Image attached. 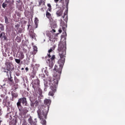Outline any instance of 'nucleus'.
Returning <instances> with one entry per match:
<instances>
[{
  "instance_id": "nucleus-59",
  "label": "nucleus",
  "mask_w": 125,
  "mask_h": 125,
  "mask_svg": "<svg viewBox=\"0 0 125 125\" xmlns=\"http://www.w3.org/2000/svg\"><path fill=\"white\" fill-rule=\"evenodd\" d=\"M17 26H18V25H15V27H16Z\"/></svg>"
},
{
  "instance_id": "nucleus-29",
  "label": "nucleus",
  "mask_w": 125,
  "mask_h": 125,
  "mask_svg": "<svg viewBox=\"0 0 125 125\" xmlns=\"http://www.w3.org/2000/svg\"><path fill=\"white\" fill-rule=\"evenodd\" d=\"M18 33H19L20 34H21V33H22V31H23V29H22V28H19L17 29Z\"/></svg>"
},
{
  "instance_id": "nucleus-23",
  "label": "nucleus",
  "mask_w": 125,
  "mask_h": 125,
  "mask_svg": "<svg viewBox=\"0 0 125 125\" xmlns=\"http://www.w3.org/2000/svg\"><path fill=\"white\" fill-rule=\"evenodd\" d=\"M11 95L13 98H16L18 96V94L17 93L12 92Z\"/></svg>"
},
{
  "instance_id": "nucleus-51",
  "label": "nucleus",
  "mask_w": 125,
  "mask_h": 125,
  "mask_svg": "<svg viewBox=\"0 0 125 125\" xmlns=\"http://www.w3.org/2000/svg\"><path fill=\"white\" fill-rule=\"evenodd\" d=\"M64 26H65V27H67V25L66 24H65V23H64Z\"/></svg>"
},
{
  "instance_id": "nucleus-1",
  "label": "nucleus",
  "mask_w": 125,
  "mask_h": 125,
  "mask_svg": "<svg viewBox=\"0 0 125 125\" xmlns=\"http://www.w3.org/2000/svg\"><path fill=\"white\" fill-rule=\"evenodd\" d=\"M66 44H59L58 50L59 51V55L60 59L59 60L58 62V66L55 65L54 68V73L53 77L55 78L52 80L51 77H48V81L49 83V85L51 90L48 93L49 96H53L54 93L56 92V88L57 87V84H58V81L60 80V75L62 72V69L64 66V63H65V58L66 57Z\"/></svg>"
},
{
  "instance_id": "nucleus-25",
  "label": "nucleus",
  "mask_w": 125,
  "mask_h": 125,
  "mask_svg": "<svg viewBox=\"0 0 125 125\" xmlns=\"http://www.w3.org/2000/svg\"><path fill=\"white\" fill-rule=\"evenodd\" d=\"M44 73L46 74V76H47V81H48V78H49V77H50V78H51V79H52V78L51 77H50V76H49V73H48V71H47V70H45L44 71Z\"/></svg>"
},
{
  "instance_id": "nucleus-19",
  "label": "nucleus",
  "mask_w": 125,
  "mask_h": 125,
  "mask_svg": "<svg viewBox=\"0 0 125 125\" xmlns=\"http://www.w3.org/2000/svg\"><path fill=\"white\" fill-rule=\"evenodd\" d=\"M45 5V0H40L39 1V5L38 6H41V5Z\"/></svg>"
},
{
  "instance_id": "nucleus-39",
  "label": "nucleus",
  "mask_w": 125,
  "mask_h": 125,
  "mask_svg": "<svg viewBox=\"0 0 125 125\" xmlns=\"http://www.w3.org/2000/svg\"><path fill=\"white\" fill-rule=\"evenodd\" d=\"M3 55L4 57H6L7 56L6 53H3Z\"/></svg>"
},
{
  "instance_id": "nucleus-12",
  "label": "nucleus",
  "mask_w": 125,
  "mask_h": 125,
  "mask_svg": "<svg viewBox=\"0 0 125 125\" xmlns=\"http://www.w3.org/2000/svg\"><path fill=\"white\" fill-rule=\"evenodd\" d=\"M34 90L38 93V94H42V90L41 89V88H40V86L36 87V88H34Z\"/></svg>"
},
{
  "instance_id": "nucleus-17",
  "label": "nucleus",
  "mask_w": 125,
  "mask_h": 125,
  "mask_svg": "<svg viewBox=\"0 0 125 125\" xmlns=\"http://www.w3.org/2000/svg\"><path fill=\"white\" fill-rule=\"evenodd\" d=\"M33 48V51L32 54H33V55H36V54H37V52H38V47L36 46H34Z\"/></svg>"
},
{
  "instance_id": "nucleus-11",
  "label": "nucleus",
  "mask_w": 125,
  "mask_h": 125,
  "mask_svg": "<svg viewBox=\"0 0 125 125\" xmlns=\"http://www.w3.org/2000/svg\"><path fill=\"white\" fill-rule=\"evenodd\" d=\"M62 14H63V10L61 8L56 12V15L58 17H60V16H62Z\"/></svg>"
},
{
  "instance_id": "nucleus-44",
  "label": "nucleus",
  "mask_w": 125,
  "mask_h": 125,
  "mask_svg": "<svg viewBox=\"0 0 125 125\" xmlns=\"http://www.w3.org/2000/svg\"><path fill=\"white\" fill-rule=\"evenodd\" d=\"M41 77L42 78H45V75H44V74H41Z\"/></svg>"
},
{
  "instance_id": "nucleus-22",
  "label": "nucleus",
  "mask_w": 125,
  "mask_h": 125,
  "mask_svg": "<svg viewBox=\"0 0 125 125\" xmlns=\"http://www.w3.org/2000/svg\"><path fill=\"white\" fill-rule=\"evenodd\" d=\"M4 31V25L2 23H0V32Z\"/></svg>"
},
{
  "instance_id": "nucleus-54",
  "label": "nucleus",
  "mask_w": 125,
  "mask_h": 125,
  "mask_svg": "<svg viewBox=\"0 0 125 125\" xmlns=\"http://www.w3.org/2000/svg\"><path fill=\"white\" fill-rule=\"evenodd\" d=\"M21 70H24V68H23V67L21 68Z\"/></svg>"
},
{
  "instance_id": "nucleus-37",
  "label": "nucleus",
  "mask_w": 125,
  "mask_h": 125,
  "mask_svg": "<svg viewBox=\"0 0 125 125\" xmlns=\"http://www.w3.org/2000/svg\"><path fill=\"white\" fill-rule=\"evenodd\" d=\"M44 86H45V88L46 89L47 87H48V85L47 84V83H44Z\"/></svg>"
},
{
  "instance_id": "nucleus-35",
  "label": "nucleus",
  "mask_w": 125,
  "mask_h": 125,
  "mask_svg": "<svg viewBox=\"0 0 125 125\" xmlns=\"http://www.w3.org/2000/svg\"><path fill=\"white\" fill-rule=\"evenodd\" d=\"M35 106L39 105V102L38 101H36L35 102Z\"/></svg>"
},
{
  "instance_id": "nucleus-48",
  "label": "nucleus",
  "mask_w": 125,
  "mask_h": 125,
  "mask_svg": "<svg viewBox=\"0 0 125 125\" xmlns=\"http://www.w3.org/2000/svg\"><path fill=\"white\" fill-rule=\"evenodd\" d=\"M25 70H26V71H29V68H28V67H26V68H25Z\"/></svg>"
},
{
  "instance_id": "nucleus-43",
  "label": "nucleus",
  "mask_w": 125,
  "mask_h": 125,
  "mask_svg": "<svg viewBox=\"0 0 125 125\" xmlns=\"http://www.w3.org/2000/svg\"><path fill=\"white\" fill-rule=\"evenodd\" d=\"M44 8H42L41 10L42 11V12H44V10L43 9Z\"/></svg>"
},
{
  "instance_id": "nucleus-52",
  "label": "nucleus",
  "mask_w": 125,
  "mask_h": 125,
  "mask_svg": "<svg viewBox=\"0 0 125 125\" xmlns=\"http://www.w3.org/2000/svg\"><path fill=\"white\" fill-rule=\"evenodd\" d=\"M17 39H20V37H17Z\"/></svg>"
},
{
  "instance_id": "nucleus-50",
  "label": "nucleus",
  "mask_w": 125,
  "mask_h": 125,
  "mask_svg": "<svg viewBox=\"0 0 125 125\" xmlns=\"http://www.w3.org/2000/svg\"><path fill=\"white\" fill-rule=\"evenodd\" d=\"M2 120H0V125H1V123H2Z\"/></svg>"
},
{
  "instance_id": "nucleus-41",
  "label": "nucleus",
  "mask_w": 125,
  "mask_h": 125,
  "mask_svg": "<svg viewBox=\"0 0 125 125\" xmlns=\"http://www.w3.org/2000/svg\"><path fill=\"white\" fill-rule=\"evenodd\" d=\"M9 60H11V61H12V60H13V57H9Z\"/></svg>"
},
{
  "instance_id": "nucleus-20",
  "label": "nucleus",
  "mask_w": 125,
  "mask_h": 125,
  "mask_svg": "<svg viewBox=\"0 0 125 125\" xmlns=\"http://www.w3.org/2000/svg\"><path fill=\"white\" fill-rule=\"evenodd\" d=\"M19 58L21 60H23V58H25V56L24 55V53L23 52H21L20 54H19Z\"/></svg>"
},
{
  "instance_id": "nucleus-33",
  "label": "nucleus",
  "mask_w": 125,
  "mask_h": 125,
  "mask_svg": "<svg viewBox=\"0 0 125 125\" xmlns=\"http://www.w3.org/2000/svg\"><path fill=\"white\" fill-rule=\"evenodd\" d=\"M0 97H1V98H4V99L6 97H5V95L4 94H1L0 95Z\"/></svg>"
},
{
  "instance_id": "nucleus-46",
  "label": "nucleus",
  "mask_w": 125,
  "mask_h": 125,
  "mask_svg": "<svg viewBox=\"0 0 125 125\" xmlns=\"http://www.w3.org/2000/svg\"><path fill=\"white\" fill-rule=\"evenodd\" d=\"M59 33H62V30L59 29Z\"/></svg>"
},
{
  "instance_id": "nucleus-15",
  "label": "nucleus",
  "mask_w": 125,
  "mask_h": 125,
  "mask_svg": "<svg viewBox=\"0 0 125 125\" xmlns=\"http://www.w3.org/2000/svg\"><path fill=\"white\" fill-rule=\"evenodd\" d=\"M68 12H65L64 13V15L62 17V18H63V20L64 21H65V22H67V21H68Z\"/></svg>"
},
{
  "instance_id": "nucleus-3",
  "label": "nucleus",
  "mask_w": 125,
  "mask_h": 125,
  "mask_svg": "<svg viewBox=\"0 0 125 125\" xmlns=\"http://www.w3.org/2000/svg\"><path fill=\"white\" fill-rule=\"evenodd\" d=\"M55 49V46H53L48 50L47 54L48 59L47 60V63L48 64L50 69H52L55 62V55L51 54L53 52V50Z\"/></svg>"
},
{
  "instance_id": "nucleus-36",
  "label": "nucleus",
  "mask_w": 125,
  "mask_h": 125,
  "mask_svg": "<svg viewBox=\"0 0 125 125\" xmlns=\"http://www.w3.org/2000/svg\"><path fill=\"white\" fill-rule=\"evenodd\" d=\"M14 86H15V87H14V90H15L17 89V88H18V87L17 86V84L14 85Z\"/></svg>"
},
{
  "instance_id": "nucleus-2",
  "label": "nucleus",
  "mask_w": 125,
  "mask_h": 125,
  "mask_svg": "<svg viewBox=\"0 0 125 125\" xmlns=\"http://www.w3.org/2000/svg\"><path fill=\"white\" fill-rule=\"evenodd\" d=\"M51 103V100L46 99L44 101V105H39L38 106V109L37 112L38 118L41 120L42 125H46L45 119H46L48 111H49V106Z\"/></svg>"
},
{
  "instance_id": "nucleus-30",
  "label": "nucleus",
  "mask_w": 125,
  "mask_h": 125,
  "mask_svg": "<svg viewBox=\"0 0 125 125\" xmlns=\"http://www.w3.org/2000/svg\"><path fill=\"white\" fill-rule=\"evenodd\" d=\"M2 6L3 8H5V7H6V6H7V4H6L5 2H4L2 4Z\"/></svg>"
},
{
  "instance_id": "nucleus-28",
  "label": "nucleus",
  "mask_w": 125,
  "mask_h": 125,
  "mask_svg": "<svg viewBox=\"0 0 125 125\" xmlns=\"http://www.w3.org/2000/svg\"><path fill=\"white\" fill-rule=\"evenodd\" d=\"M16 63H17V64H20V62H21V59H15Z\"/></svg>"
},
{
  "instance_id": "nucleus-42",
  "label": "nucleus",
  "mask_w": 125,
  "mask_h": 125,
  "mask_svg": "<svg viewBox=\"0 0 125 125\" xmlns=\"http://www.w3.org/2000/svg\"><path fill=\"white\" fill-rule=\"evenodd\" d=\"M1 115H2V113H1V108L0 106V116H1Z\"/></svg>"
},
{
  "instance_id": "nucleus-47",
  "label": "nucleus",
  "mask_w": 125,
  "mask_h": 125,
  "mask_svg": "<svg viewBox=\"0 0 125 125\" xmlns=\"http://www.w3.org/2000/svg\"><path fill=\"white\" fill-rule=\"evenodd\" d=\"M30 26H31L30 24L28 25L27 30H29V28H30Z\"/></svg>"
},
{
  "instance_id": "nucleus-24",
  "label": "nucleus",
  "mask_w": 125,
  "mask_h": 125,
  "mask_svg": "<svg viewBox=\"0 0 125 125\" xmlns=\"http://www.w3.org/2000/svg\"><path fill=\"white\" fill-rule=\"evenodd\" d=\"M47 5L48 7H49L47 11H49L50 12H51V9H52L51 5L50 4V3H48Z\"/></svg>"
},
{
  "instance_id": "nucleus-32",
  "label": "nucleus",
  "mask_w": 125,
  "mask_h": 125,
  "mask_svg": "<svg viewBox=\"0 0 125 125\" xmlns=\"http://www.w3.org/2000/svg\"><path fill=\"white\" fill-rule=\"evenodd\" d=\"M4 85H5V84H4L3 85H0V89H3L4 88Z\"/></svg>"
},
{
  "instance_id": "nucleus-34",
  "label": "nucleus",
  "mask_w": 125,
  "mask_h": 125,
  "mask_svg": "<svg viewBox=\"0 0 125 125\" xmlns=\"http://www.w3.org/2000/svg\"><path fill=\"white\" fill-rule=\"evenodd\" d=\"M51 33H55L56 32V30L55 29V28H52V30L51 31Z\"/></svg>"
},
{
  "instance_id": "nucleus-27",
  "label": "nucleus",
  "mask_w": 125,
  "mask_h": 125,
  "mask_svg": "<svg viewBox=\"0 0 125 125\" xmlns=\"http://www.w3.org/2000/svg\"><path fill=\"white\" fill-rule=\"evenodd\" d=\"M4 20L5 24H8V23H9V21H8V18H7V17L5 16Z\"/></svg>"
},
{
  "instance_id": "nucleus-9",
  "label": "nucleus",
  "mask_w": 125,
  "mask_h": 125,
  "mask_svg": "<svg viewBox=\"0 0 125 125\" xmlns=\"http://www.w3.org/2000/svg\"><path fill=\"white\" fill-rule=\"evenodd\" d=\"M2 104L4 106H6V107H9L10 102H8V97L6 96L5 98L3 99Z\"/></svg>"
},
{
  "instance_id": "nucleus-58",
  "label": "nucleus",
  "mask_w": 125,
  "mask_h": 125,
  "mask_svg": "<svg viewBox=\"0 0 125 125\" xmlns=\"http://www.w3.org/2000/svg\"><path fill=\"white\" fill-rule=\"evenodd\" d=\"M33 125H36V123H35V124H33Z\"/></svg>"
},
{
  "instance_id": "nucleus-5",
  "label": "nucleus",
  "mask_w": 125,
  "mask_h": 125,
  "mask_svg": "<svg viewBox=\"0 0 125 125\" xmlns=\"http://www.w3.org/2000/svg\"><path fill=\"white\" fill-rule=\"evenodd\" d=\"M5 65L6 67V69H5L4 72L5 73H7V76H8V71L9 72V73H12V71H13L14 68L12 67V63H11V62H6Z\"/></svg>"
},
{
  "instance_id": "nucleus-21",
  "label": "nucleus",
  "mask_w": 125,
  "mask_h": 125,
  "mask_svg": "<svg viewBox=\"0 0 125 125\" xmlns=\"http://www.w3.org/2000/svg\"><path fill=\"white\" fill-rule=\"evenodd\" d=\"M28 121L30 125H36V122H33V119L32 118V117L29 118Z\"/></svg>"
},
{
  "instance_id": "nucleus-14",
  "label": "nucleus",
  "mask_w": 125,
  "mask_h": 125,
  "mask_svg": "<svg viewBox=\"0 0 125 125\" xmlns=\"http://www.w3.org/2000/svg\"><path fill=\"white\" fill-rule=\"evenodd\" d=\"M46 17H47L48 19H49V20H50V19H52L51 14H50L48 11H46Z\"/></svg>"
},
{
  "instance_id": "nucleus-4",
  "label": "nucleus",
  "mask_w": 125,
  "mask_h": 125,
  "mask_svg": "<svg viewBox=\"0 0 125 125\" xmlns=\"http://www.w3.org/2000/svg\"><path fill=\"white\" fill-rule=\"evenodd\" d=\"M21 103L22 104V105L24 106H28V102L27 101V99L25 97L21 98L18 100V102L17 103V106L19 111H22L23 109V106Z\"/></svg>"
},
{
  "instance_id": "nucleus-6",
  "label": "nucleus",
  "mask_w": 125,
  "mask_h": 125,
  "mask_svg": "<svg viewBox=\"0 0 125 125\" xmlns=\"http://www.w3.org/2000/svg\"><path fill=\"white\" fill-rule=\"evenodd\" d=\"M7 117L9 118V125H15L17 124V121H16V118H15L14 116H11V113H8L7 115Z\"/></svg>"
},
{
  "instance_id": "nucleus-45",
  "label": "nucleus",
  "mask_w": 125,
  "mask_h": 125,
  "mask_svg": "<svg viewBox=\"0 0 125 125\" xmlns=\"http://www.w3.org/2000/svg\"><path fill=\"white\" fill-rule=\"evenodd\" d=\"M54 0L56 3H57V2H58V1H59V0Z\"/></svg>"
},
{
  "instance_id": "nucleus-26",
  "label": "nucleus",
  "mask_w": 125,
  "mask_h": 125,
  "mask_svg": "<svg viewBox=\"0 0 125 125\" xmlns=\"http://www.w3.org/2000/svg\"><path fill=\"white\" fill-rule=\"evenodd\" d=\"M35 77H36V72H35L34 71H33L31 73V78H32V79H34Z\"/></svg>"
},
{
  "instance_id": "nucleus-38",
  "label": "nucleus",
  "mask_w": 125,
  "mask_h": 125,
  "mask_svg": "<svg viewBox=\"0 0 125 125\" xmlns=\"http://www.w3.org/2000/svg\"><path fill=\"white\" fill-rule=\"evenodd\" d=\"M62 29L64 32L66 31V28H65V26H62Z\"/></svg>"
},
{
  "instance_id": "nucleus-8",
  "label": "nucleus",
  "mask_w": 125,
  "mask_h": 125,
  "mask_svg": "<svg viewBox=\"0 0 125 125\" xmlns=\"http://www.w3.org/2000/svg\"><path fill=\"white\" fill-rule=\"evenodd\" d=\"M20 111V113H19L20 116H22V115H23V116H25L26 114H27V113L29 112V110L28 109V108H27L26 107H25L23 108L22 107V109L21 110V111Z\"/></svg>"
},
{
  "instance_id": "nucleus-7",
  "label": "nucleus",
  "mask_w": 125,
  "mask_h": 125,
  "mask_svg": "<svg viewBox=\"0 0 125 125\" xmlns=\"http://www.w3.org/2000/svg\"><path fill=\"white\" fill-rule=\"evenodd\" d=\"M40 86V80L39 79H35L32 83L33 88H36Z\"/></svg>"
},
{
  "instance_id": "nucleus-10",
  "label": "nucleus",
  "mask_w": 125,
  "mask_h": 125,
  "mask_svg": "<svg viewBox=\"0 0 125 125\" xmlns=\"http://www.w3.org/2000/svg\"><path fill=\"white\" fill-rule=\"evenodd\" d=\"M29 35L30 37L32 39V40H34L36 37V34L34 33V29H30L29 31Z\"/></svg>"
},
{
  "instance_id": "nucleus-49",
  "label": "nucleus",
  "mask_w": 125,
  "mask_h": 125,
  "mask_svg": "<svg viewBox=\"0 0 125 125\" xmlns=\"http://www.w3.org/2000/svg\"><path fill=\"white\" fill-rule=\"evenodd\" d=\"M31 106L32 107H33V106H34V104H33V103L31 104Z\"/></svg>"
},
{
  "instance_id": "nucleus-18",
  "label": "nucleus",
  "mask_w": 125,
  "mask_h": 125,
  "mask_svg": "<svg viewBox=\"0 0 125 125\" xmlns=\"http://www.w3.org/2000/svg\"><path fill=\"white\" fill-rule=\"evenodd\" d=\"M10 77L8 78V80L9 83H13L14 82L13 81V79L12 78V76H11V74H12V72H10Z\"/></svg>"
},
{
  "instance_id": "nucleus-55",
  "label": "nucleus",
  "mask_w": 125,
  "mask_h": 125,
  "mask_svg": "<svg viewBox=\"0 0 125 125\" xmlns=\"http://www.w3.org/2000/svg\"><path fill=\"white\" fill-rule=\"evenodd\" d=\"M17 2L19 3L20 2V1H17Z\"/></svg>"
},
{
  "instance_id": "nucleus-16",
  "label": "nucleus",
  "mask_w": 125,
  "mask_h": 125,
  "mask_svg": "<svg viewBox=\"0 0 125 125\" xmlns=\"http://www.w3.org/2000/svg\"><path fill=\"white\" fill-rule=\"evenodd\" d=\"M34 23H35L34 28L36 29V28H38V25H39V19H38V18H35Z\"/></svg>"
},
{
  "instance_id": "nucleus-31",
  "label": "nucleus",
  "mask_w": 125,
  "mask_h": 125,
  "mask_svg": "<svg viewBox=\"0 0 125 125\" xmlns=\"http://www.w3.org/2000/svg\"><path fill=\"white\" fill-rule=\"evenodd\" d=\"M52 29H55V28H57V24H54L52 27H51Z\"/></svg>"
},
{
  "instance_id": "nucleus-56",
  "label": "nucleus",
  "mask_w": 125,
  "mask_h": 125,
  "mask_svg": "<svg viewBox=\"0 0 125 125\" xmlns=\"http://www.w3.org/2000/svg\"><path fill=\"white\" fill-rule=\"evenodd\" d=\"M0 102H1V99H0Z\"/></svg>"
},
{
  "instance_id": "nucleus-40",
  "label": "nucleus",
  "mask_w": 125,
  "mask_h": 125,
  "mask_svg": "<svg viewBox=\"0 0 125 125\" xmlns=\"http://www.w3.org/2000/svg\"><path fill=\"white\" fill-rule=\"evenodd\" d=\"M60 3H64V0H60Z\"/></svg>"
},
{
  "instance_id": "nucleus-57",
  "label": "nucleus",
  "mask_w": 125,
  "mask_h": 125,
  "mask_svg": "<svg viewBox=\"0 0 125 125\" xmlns=\"http://www.w3.org/2000/svg\"><path fill=\"white\" fill-rule=\"evenodd\" d=\"M6 2H7V3H8V1H7Z\"/></svg>"
},
{
  "instance_id": "nucleus-13",
  "label": "nucleus",
  "mask_w": 125,
  "mask_h": 125,
  "mask_svg": "<svg viewBox=\"0 0 125 125\" xmlns=\"http://www.w3.org/2000/svg\"><path fill=\"white\" fill-rule=\"evenodd\" d=\"M3 39L4 41H7V37L5 36V32H2L0 34V39Z\"/></svg>"
},
{
  "instance_id": "nucleus-53",
  "label": "nucleus",
  "mask_w": 125,
  "mask_h": 125,
  "mask_svg": "<svg viewBox=\"0 0 125 125\" xmlns=\"http://www.w3.org/2000/svg\"><path fill=\"white\" fill-rule=\"evenodd\" d=\"M12 3H13L14 2V0H13V1H12Z\"/></svg>"
}]
</instances>
